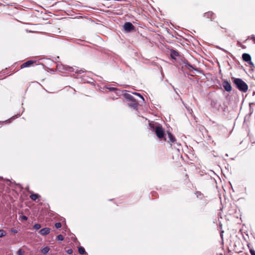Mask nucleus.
<instances>
[{
  "label": "nucleus",
  "mask_w": 255,
  "mask_h": 255,
  "mask_svg": "<svg viewBox=\"0 0 255 255\" xmlns=\"http://www.w3.org/2000/svg\"><path fill=\"white\" fill-rule=\"evenodd\" d=\"M149 126L151 129L155 131L156 135L159 138L161 139L164 137V130L160 125L157 123H150Z\"/></svg>",
  "instance_id": "1"
},
{
  "label": "nucleus",
  "mask_w": 255,
  "mask_h": 255,
  "mask_svg": "<svg viewBox=\"0 0 255 255\" xmlns=\"http://www.w3.org/2000/svg\"><path fill=\"white\" fill-rule=\"evenodd\" d=\"M232 79L234 84L240 91L244 93L247 92L248 86L242 79L233 77Z\"/></svg>",
  "instance_id": "2"
},
{
  "label": "nucleus",
  "mask_w": 255,
  "mask_h": 255,
  "mask_svg": "<svg viewBox=\"0 0 255 255\" xmlns=\"http://www.w3.org/2000/svg\"><path fill=\"white\" fill-rule=\"evenodd\" d=\"M56 69L58 71L62 73H64L65 71L69 72L74 71L75 73H81L84 72V71L82 70H75V69L73 67H70L67 65H64L62 64H58L56 66Z\"/></svg>",
  "instance_id": "3"
},
{
  "label": "nucleus",
  "mask_w": 255,
  "mask_h": 255,
  "mask_svg": "<svg viewBox=\"0 0 255 255\" xmlns=\"http://www.w3.org/2000/svg\"><path fill=\"white\" fill-rule=\"evenodd\" d=\"M164 140L167 141L171 145L175 144H177L178 145H180L176 142L175 137L170 132H167V135L164 137Z\"/></svg>",
  "instance_id": "4"
},
{
  "label": "nucleus",
  "mask_w": 255,
  "mask_h": 255,
  "mask_svg": "<svg viewBox=\"0 0 255 255\" xmlns=\"http://www.w3.org/2000/svg\"><path fill=\"white\" fill-rule=\"evenodd\" d=\"M211 107L215 111H219L221 107V103L216 99H213L211 102Z\"/></svg>",
  "instance_id": "5"
},
{
  "label": "nucleus",
  "mask_w": 255,
  "mask_h": 255,
  "mask_svg": "<svg viewBox=\"0 0 255 255\" xmlns=\"http://www.w3.org/2000/svg\"><path fill=\"white\" fill-rule=\"evenodd\" d=\"M124 28L126 32H130L134 30L135 27L131 22H127L124 25Z\"/></svg>",
  "instance_id": "6"
},
{
  "label": "nucleus",
  "mask_w": 255,
  "mask_h": 255,
  "mask_svg": "<svg viewBox=\"0 0 255 255\" xmlns=\"http://www.w3.org/2000/svg\"><path fill=\"white\" fill-rule=\"evenodd\" d=\"M242 58L244 61L248 62L249 64L254 65V64L251 61V56L249 54L244 53L242 55Z\"/></svg>",
  "instance_id": "7"
},
{
  "label": "nucleus",
  "mask_w": 255,
  "mask_h": 255,
  "mask_svg": "<svg viewBox=\"0 0 255 255\" xmlns=\"http://www.w3.org/2000/svg\"><path fill=\"white\" fill-rule=\"evenodd\" d=\"M223 86L227 92H230L232 90V86L231 84L228 81H224L223 82Z\"/></svg>",
  "instance_id": "8"
},
{
  "label": "nucleus",
  "mask_w": 255,
  "mask_h": 255,
  "mask_svg": "<svg viewBox=\"0 0 255 255\" xmlns=\"http://www.w3.org/2000/svg\"><path fill=\"white\" fill-rule=\"evenodd\" d=\"M50 232V229L49 228L46 227L41 229L39 231V233L41 235L45 236L49 234Z\"/></svg>",
  "instance_id": "9"
},
{
  "label": "nucleus",
  "mask_w": 255,
  "mask_h": 255,
  "mask_svg": "<svg viewBox=\"0 0 255 255\" xmlns=\"http://www.w3.org/2000/svg\"><path fill=\"white\" fill-rule=\"evenodd\" d=\"M183 64L185 67H186L190 71L195 70V68L193 67V65H191L187 60L184 61Z\"/></svg>",
  "instance_id": "10"
},
{
  "label": "nucleus",
  "mask_w": 255,
  "mask_h": 255,
  "mask_svg": "<svg viewBox=\"0 0 255 255\" xmlns=\"http://www.w3.org/2000/svg\"><path fill=\"white\" fill-rule=\"evenodd\" d=\"M203 16L205 18H210L211 20H213L215 18V14L212 11H208L207 12H205Z\"/></svg>",
  "instance_id": "11"
},
{
  "label": "nucleus",
  "mask_w": 255,
  "mask_h": 255,
  "mask_svg": "<svg viewBox=\"0 0 255 255\" xmlns=\"http://www.w3.org/2000/svg\"><path fill=\"white\" fill-rule=\"evenodd\" d=\"M33 63H34V61L32 60H28V61L24 62L22 64H21L20 66V67L22 69V68L29 67Z\"/></svg>",
  "instance_id": "12"
},
{
  "label": "nucleus",
  "mask_w": 255,
  "mask_h": 255,
  "mask_svg": "<svg viewBox=\"0 0 255 255\" xmlns=\"http://www.w3.org/2000/svg\"><path fill=\"white\" fill-rule=\"evenodd\" d=\"M124 97L129 101L135 102L134 97L130 94L128 93H125L124 95Z\"/></svg>",
  "instance_id": "13"
},
{
  "label": "nucleus",
  "mask_w": 255,
  "mask_h": 255,
  "mask_svg": "<svg viewBox=\"0 0 255 255\" xmlns=\"http://www.w3.org/2000/svg\"><path fill=\"white\" fill-rule=\"evenodd\" d=\"M170 56L173 59H175L176 57H177L179 56V53L176 51L172 49L170 51Z\"/></svg>",
  "instance_id": "14"
},
{
  "label": "nucleus",
  "mask_w": 255,
  "mask_h": 255,
  "mask_svg": "<svg viewBox=\"0 0 255 255\" xmlns=\"http://www.w3.org/2000/svg\"><path fill=\"white\" fill-rule=\"evenodd\" d=\"M82 81L84 83H92L93 82L92 81V79L91 78H89V80L87 79V77L85 76H83L82 77Z\"/></svg>",
  "instance_id": "15"
},
{
  "label": "nucleus",
  "mask_w": 255,
  "mask_h": 255,
  "mask_svg": "<svg viewBox=\"0 0 255 255\" xmlns=\"http://www.w3.org/2000/svg\"><path fill=\"white\" fill-rule=\"evenodd\" d=\"M40 196L38 194H32L29 196L30 198L33 201H35Z\"/></svg>",
  "instance_id": "16"
},
{
  "label": "nucleus",
  "mask_w": 255,
  "mask_h": 255,
  "mask_svg": "<svg viewBox=\"0 0 255 255\" xmlns=\"http://www.w3.org/2000/svg\"><path fill=\"white\" fill-rule=\"evenodd\" d=\"M78 252L81 255L85 254L86 253L85 249L82 247H80L78 248Z\"/></svg>",
  "instance_id": "17"
},
{
  "label": "nucleus",
  "mask_w": 255,
  "mask_h": 255,
  "mask_svg": "<svg viewBox=\"0 0 255 255\" xmlns=\"http://www.w3.org/2000/svg\"><path fill=\"white\" fill-rule=\"evenodd\" d=\"M49 250H50V249L49 247H45L42 249L41 252L43 254H46L49 252Z\"/></svg>",
  "instance_id": "18"
},
{
  "label": "nucleus",
  "mask_w": 255,
  "mask_h": 255,
  "mask_svg": "<svg viewBox=\"0 0 255 255\" xmlns=\"http://www.w3.org/2000/svg\"><path fill=\"white\" fill-rule=\"evenodd\" d=\"M195 194L197 196V198H200V199H202L203 197V195L202 193H201V192L200 191H197L196 193H195Z\"/></svg>",
  "instance_id": "19"
},
{
  "label": "nucleus",
  "mask_w": 255,
  "mask_h": 255,
  "mask_svg": "<svg viewBox=\"0 0 255 255\" xmlns=\"http://www.w3.org/2000/svg\"><path fill=\"white\" fill-rule=\"evenodd\" d=\"M24 254V251L21 249H19L16 253L17 255H23Z\"/></svg>",
  "instance_id": "20"
},
{
  "label": "nucleus",
  "mask_w": 255,
  "mask_h": 255,
  "mask_svg": "<svg viewBox=\"0 0 255 255\" xmlns=\"http://www.w3.org/2000/svg\"><path fill=\"white\" fill-rule=\"evenodd\" d=\"M6 235V232L3 230H0V238L4 237Z\"/></svg>",
  "instance_id": "21"
},
{
  "label": "nucleus",
  "mask_w": 255,
  "mask_h": 255,
  "mask_svg": "<svg viewBox=\"0 0 255 255\" xmlns=\"http://www.w3.org/2000/svg\"><path fill=\"white\" fill-rule=\"evenodd\" d=\"M56 239L58 241H62L64 240V237L62 235H59L57 236Z\"/></svg>",
  "instance_id": "22"
},
{
  "label": "nucleus",
  "mask_w": 255,
  "mask_h": 255,
  "mask_svg": "<svg viewBox=\"0 0 255 255\" xmlns=\"http://www.w3.org/2000/svg\"><path fill=\"white\" fill-rule=\"evenodd\" d=\"M133 94H134V95H136V96H138L140 99H142V100L143 101H144V98L143 97V96H142L140 94H139V93H136V92H135V93H133Z\"/></svg>",
  "instance_id": "23"
},
{
  "label": "nucleus",
  "mask_w": 255,
  "mask_h": 255,
  "mask_svg": "<svg viewBox=\"0 0 255 255\" xmlns=\"http://www.w3.org/2000/svg\"><path fill=\"white\" fill-rule=\"evenodd\" d=\"M33 228L35 230H39L41 228V225L39 224H36L34 225Z\"/></svg>",
  "instance_id": "24"
},
{
  "label": "nucleus",
  "mask_w": 255,
  "mask_h": 255,
  "mask_svg": "<svg viewBox=\"0 0 255 255\" xmlns=\"http://www.w3.org/2000/svg\"><path fill=\"white\" fill-rule=\"evenodd\" d=\"M55 226L57 229L60 228L61 227V224L60 222L56 223Z\"/></svg>",
  "instance_id": "25"
},
{
  "label": "nucleus",
  "mask_w": 255,
  "mask_h": 255,
  "mask_svg": "<svg viewBox=\"0 0 255 255\" xmlns=\"http://www.w3.org/2000/svg\"><path fill=\"white\" fill-rule=\"evenodd\" d=\"M107 89H108L110 91H115L118 90V89L115 87H108Z\"/></svg>",
  "instance_id": "26"
},
{
  "label": "nucleus",
  "mask_w": 255,
  "mask_h": 255,
  "mask_svg": "<svg viewBox=\"0 0 255 255\" xmlns=\"http://www.w3.org/2000/svg\"><path fill=\"white\" fill-rule=\"evenodd\" d=\"M68 255H71L73 253V250L71 249H68L66 251Z\"/></svg>",
  "instance_id": "27"
},
{
  "label": "nucleus",
  "mask_w": 255,
  "mask_h": 255,
  "mask_svg": "<svg viewBox=\"0 0 255 255\" xmlns=\"http://www.w3.org/2000/svg\"><path fill=\"white\" fill-rule=\"evenodd\" d=\"M250 252L251 254V255H255V251L253 249H250Z\"/></svg>",
  "instance_id": "28"
},
{
  "label": "nucleus",
  "mask_w": 255,
  "mask_h": 255,
  "mask_svg": "<svg viewBox=\"0 0 255 255\" xmlns=\"http://www.w3.org/2000/svg\"><path fill=\"white\" fill-rule=\"evenodd\" d=\"M21 218L23 220H27L28 219V218L26 216H24V215L22 216Z\"/></svg>",
  "instance_id": "29"
},
{
  "label": "nucleus",
  "mask_w": 255,
  "mask_h": 255,
  "mask_svg": "<svg viewBox=\"0 0 255 255\" xmlns=\"http://www.w3.org/2000/svg\"><path fill=\"white\" fill-rule=\"evenodd\" d=\"M251 38L254 40V42L255 43V35H252L251 36Z\"/></svg>",
  "instance_id": "30"
},
{
  "label": "nucleus",
  "mask_w": 255,
  "mask_h": 255,
  "mask_svg": "<svg viewBox=\"0 0 255 255\" xmlns=\"http://www.w3.org/2000/svg\"><path fill=\"white\" fill-rule=\"evenodd\" d=\"M217 48L220 49H221V50H222V51H224L226 53H228V52L227 51H226V50H225L224 49H223V48H221L220 47H217Z\"/></svg>",
  "instance_id": "31"
},
{
  "label": "nucleus",
  "mask_w": 255,
  "mask_h": 255,
  "mask_svg": "<svg viewBox=\"0 0 255 255\" xmlns=\"http://www.w3.org/2000/svg\"><path fill=\"white\" fill-rule=\"evenodd\" d=\"M11 232H13L14 233H17V231L16 229H12Z\"/></svg>",
  "instance_id": "32"
},
{
  "label": "nucleus",
  "mask_w": 255,
  "mask_h": 255,
  "mask_svg": "<svg viewBox=\"0 0 255 255\" xmlns=\"http://www.w3.org/2000/svg\"><path fill=\"white\" fill-rule=\"evenodd\" d=\"M132 106L134 108H136L137 107V104L136 103H133L132 105Z\"/></svg>",
  "instance_id": "33"
},
{
  "label": "nucleus",
  "mask_w": 255,
  "mask_h": 255,
  "mask_svg": "<svg viewBox=\"0 0 255 255\" xmlns=\"http://www.w3.org/2000/svg\"><path fill=\"white\" fill-rule=\"evenodd\" d=\"M19 116H20V115H16V116L12 117V119H15V118H17L18 117H19Z\"/></svg>",
  "instance_id": "34"
},
{
  "label": "nucleus",
  "mask_w": 255,
  "mask_h": 255,
  "mask_svg": "<svg viewBox=\"0 0 255 255\" xmlns=\"http://www.w3.org/2000/svg\"><path fill=\"white\" fill-rule=\"evenodd\" d=\"M223 233H224V231H222V233H221V238H223V235H222Z\"/></svg>",
  "instance_id": "35"
},
{
  "label": "nucleus",
  "mask_w": 255,
  "mask_h": 255,
  "mask_svg": "<svg viewBox=\"0 0 255 255\" xmlns=\"http://www.w3.org/2000/svg\"><path fill=\"white\" fill-rule=\"evenodd\" d=\"M219 255H223L222 254H220Z\"/></svg>",
  "instance_id": "36"
}]
</instances>
